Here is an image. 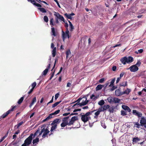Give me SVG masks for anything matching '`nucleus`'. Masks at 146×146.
<instances>
[{
    "label": "nucleus",
    "mask_w": 146,
    "mask_h": 146,
    "mask_svg": "<svg viewBox=\"0 0 146 146\" xmlns=\"http://www.w3.org/2000/svg\"><path fill=\"white\" fill-rule=\"evenodd\" d=\"M104 87V85L102 84L98 85L96 88V90L98 91L101 89L103 87Z\"/></svg>",
    "instance_id": "f3484780"
},
{
    "label": "nucleus",
    "mask_w": 146,
    "mask_h": 146,
    "mask_svg": "<svg viewBox=\"0 0 146 146\" xmlns=\"http://www.w3.org/2000/svg\"><path fill=\"white\" fill-rule=\"evenodd\" d=\"M17 107V106H12L11 107L12 108L10 109L9 110H8V111H9V113H10L11 111H13Z\"/></svg>",
    "instance_id": "58836bf2"
},
{
    "label": "nucleus",
    "mask_w": 146,
    "mask_h": 146,
    "mask_svg": "<svg viewBox=\"0 0 146 146\" xmlns=\"http://www.w3.org/2000/svg\"><path fill=\"white\" fill-rule=\"evenodd\" d=\"M141 126V124H139L138 122H135L134 125V127H136L137 128H139Z\"/></svg>",
    "instance_id": "bb28decb"
},
{
    "label": "nucleus",
    "mask_w": 146,
    "mask_h": 146,
    "mask_svg": "<svg viewBox=\"0 0 146 146\" xmlns=\"http://www.w3.org/2000/svg\"><path fill=\"white\" fill-rule=\"evenodd\" d=\"M55 15L57 17V18L60 19L61 21H63L65 23V21L63 17L60 15L58 13H57Z\"/></svg>",
    "instance_id": "1a4fd4ad"
},
{
    "label": "nucleus",
    "mask_w": 146,
    "mask_h": 146,
    "mask_svg": "<svg viewBox=\"0 0 146 146\" xmlns=\"http://www.w3.org/2000/svg\"><path fill=\"white\" fill-rule=\"evenodd\" d=\"M98 111H99L100 112L101 111H104V110L103 109V108L102 106H101L100 108L98 110Z\"/></svg>",
    "instance_id": "680f3d73"
},
{
    "label": "nucleus",
    "mask_w": 146,
    "mask_h": 146,
    "mask_svg": "<svg viewBox=\"0 0 146 146\" xmlns=\"http://www.w3.org/2000/svg\"><path fill=\"white\" fill-rule=\"evenodd\" d=\"M112 88L110 89L111 91H113V90H114L116 89L117 88V87L115 86H114L113 85V86H112Z\"/></svg>",
    "instance_id": "5fc2aeb1"
},
{
    "label": "nucleus",
    "mask_w": 146,
    "mask_h": 146,
    "mask_svg": "<svg viewBox=\"0 0 146 146\" xmlns=\"http://www.w3.org/2000/svg\"><path fill=\"white\" fill-rule=\"evenodd\" d=\"M82 98H84L85 100L84 101L83 100L82 102L80 104H81V106H84L86 105L89 102V100H87V98L85 96L83 97Z\"/></svg>",
    "instance_id": "f8f14e48"
},
{
    "label": "nucleus",
    "mask_w": 146,
    "mask_h": 146,
    "mask_svg": "<svg viewBox=\"0 0 146 146\" xmlns=\"http://www.w3.org/2000/svg\"><path fill=\"white\" fill-rule=\"evenodd\" d=\"M95 111V110H94V111ZM94 111H89L86 113L85 114L81 115V119L82 121L84 123L87 122L89 119H90V115H91Z\"/></svg>",
    "instance_id": "7ed1b4c3"
},
{
    "label": "nucleus",
    "mask_w": 146,
    "mask_h": 146,
    "mask_svg": "<svg viewBox=\"0 0 146 146\" xmlns=\"http://www.w3.org/2000/svg\"><path fill=\"white\" fill-rule=\"evenodd\" d=\"M52 56L53 57H54L55 56L56 53V48L54 47L52 50Z\"/></svg>",
    "instance_id": "412c9836"
},
{
    "label": "nucleus",
    "mask_w": 146,
    "mask_h": 146,
    "mask_svg": "<svg viewBox=\"0 0 146 146\" xmlns=\"http://www.w3.org/2000/svg\"><path fill=\"white\" fill-rule=\"evenodd\" d=\"M81 110V109H75L74 111H73V112H75L76 111H80Z\"/></svg>",
    "instance_id": "774afa93"
},
{
    "label": "nucleus",
    "mask_w": 146,
    "mask_h": 146,
    "mask_svg": "<svg viewBox=\"0 0 146 146\" xmlns=\"http://www.w3.org/2000/svg\"><path fill=\"white\" fill-rule=\"evenodd\" d=\"M68 125L69 124L66 123V122H62L60 126L61 127H64L67 125Z\"/></svg>",
    "instance_id": "ea45409f"
},
{
    "label": "nucleus",
    "mask_w": 146,
    "mask_h": 146,
    "mask_svg": "<svg viewBox=\"0 0 146 146\" xmlns=\"http://www.w3.org/2000/svg\"><path fill=\"white\" fill-rule=\"evenodd\" d=\"M66 58H67L68 55L69 54H71V52H70V51L69 49L67 51H66Z\"/></svg>",
    "instance_id": "473e14b6"
},
{
    "label": "nucleus",
    "mask_w": 146,
    "mask_h": 146,
    "mask_svg": "<svg viewBox=\"0 0 146 146\" xmlns=\"http://www.w3.org/2000/svg\"><path fill=\"white\" fill-rule=\"evenodd\" d=\"M105 103V102L103 100H102L100 101H99L98 102V104L101 106H102Z\"/></svg>",
    "instance_id": "4c0bfd02"
},
{
    "label": "nucleus",
    "mask_w": 146,
    "mask_h": 146,
    "mask_svg": "<svg viewBox=\"0 0 146 146\" xmlns=\"http://www.w3.org/2000/svg\"><path fill=\"white\" fill-rule=\"evenodd\" d=\"M57 60V59H56L55 60V62H54V65L53 67V68H52V70H51V71H53V70L54 68H55V65H56V61Z\"/></svg>",
    "instance_id": "052dcab7"
},
{
    "label": "nucleus",
    "mask_w": 146,
    "mask_h": 146,
    "mask_svg": "<svg viewBox=\"0 0 146 146\" xmlns=\"http://www.w3.org/2000/svg\"><path fill=\"white\" fill-rule=\"evenodd\" d=\"M60 112V110H58L56 111H55L54 113H52L49 114L48 117H47L45 119H44L42 120V122H45L46 121L48 120H49L50 119L52 118L53 117L52 115H56L58 113Z\"/></svg>",
    "instance_id": "423d86ee"
},
{
    "label": "nucleus",
    "mask_w": 146,
    "mask_h": 146,
    "mask_svg": "<svg viewBox=\"0 0 146 146\" xmlns=\"http://www.w3.org/2000/svg\"><path fill=\"white\" fill-rule=\"evenodd\" d=\"M9 111H7L6 113H4L1 116V117L2 118H5L9 114Z\"/></svg>",
    "instance_id": "6ab92c4d"
},
{
    "label": "nucleus",
    "mask_w": 146,
    "mask_h": 146,
    "mask_svg": "<svg viewBox=\"0 0 146 146\" xmlns=\"http://www.w3.org/2000/svg\"><path fill=\"white\" fill-rule=\"evenodd\" d=\"M48 71L47 69H46L42 73V74L45 76L47 74Z\"/></svg>",
    "instance_id": "79ce46f5"
},
{
    "label": "nucleus",
    "mask_w": 146,
    "mask_h": 146,
    "mask_svg": "<svg viewBox=\"0 0 146 146\" xmlns=\"http://www.w3.org/2000/svg\"><path fill=\"white\" fill-rule=\"evenodd\" d=\"M36 85V84L35 82H34L31 85V86L32 87V88L34 89Z\"/></svg>",
    "instance_id": "603ef678"
},
{
    "label": "nucleus",
    "mask_w": 146,
    "mask_h": 146,
    "mask_svg": "<svg viewBox=\"0 0 146 146\" xmlns=\"http://www.w3.org/2000/svg\"><path fill=\"white\" fill-rule=\"evenodd\" d=\"M34 89L32 88V89H31V90H30V91L28 92V94H31V93H32V92H33Z\"/></svg>",
    "instance_id": "69168bd1"
},
{
    "label": "nucleus",
    "mask_w": 146,
    "mask_h": 146,
    "mask_svg": "<svg viewBox=\"0 0 146 146\" xmlns=\"http://www.w3.org/2000/svg\"><path fill=\"white\" fill-rule=\"evenodd\" d=\"M140 140V139L138 137H133L132 140L133 143V142L136 143L137 141H139Z\"/></svg>",
    "instance_id": "a878e982"
},
{
    "label": "nucleus",
    "mask_w": 146,
    "mask_h": 146,
    "mask_svg": "<svg viewBox=\"0 0 146 146\" xmlns=\"http://www.w3.org/2000/svg\"><path fill=\"white\" fill-rule=\"evenodd\" d=\"M74 122L75 121H74L72 119H71L68 122L69 125H73Z\"/></svg>",
    "instance_id": "a18cd8bd"
},
{
    "label": "nucleus",
    "mask_w": 146,
    "mask_h": 146,
    "mask_svg": "<svg viewBox=\"0 0 146 146\" xmlns=\"http://www.w3.org/2000/svg\"><path fill=\"white\" fill-rule=\"evenodd\" d=\"M61 101H58L57 102L52 105V108H54L57 106L58 104H59L61 102Z\"/></svg>",
    "instance_id": "72a5a7b5"
},
{
    "label": "nucleus",
    "mask_w": 146,
    "mask_h": 146,
    "mask_svg": "<svg viewBox=\"0 0 146 146\" xmlns=\"http://www.w3.org/2000/svg\"><path fill=\"white\" fill-rule=\"evenodd\" d=\"M64 15L67 19L71 20L72 19V16L75 15V14L73 13L69 14H68L67 13H66Z\"/></svg>",
    "instance_id": "9b49d317"
},
{
    "label": "nucleus",
    "mask_w": 146,
    "mask_h": 146,
    "mask_svg": "<svg viewBox=\"0 0 146 146\" xmlns=\"http://www.w3.org/2000/svg\"><path fill=\"white\" fill-rule=\"evenodd\" d=\"M24 100V97H21L18 100L17 102V103L19 104H21L23 102V100Z\"/></svg>",
    "instance_id": "e433bc0d"
},
{
    "label": "nucleus",
    "mask_w": 146,
    "mask_h": 146,
    "mask_svg": "<svg viewBox=\"0 0 146 146\" xmlns=\"http://www.w3.org/2000/svg\"><path fill=\"white\" fill-rule=\"evenodd\" d=\"M62 36L64 39L66 38L67 37L69 38L70 37V36H69V33L66 34V33L63 31H62Z\"/></svg>",
    "instance_id": "ddd939ff"
},
{
    "label": "nucleus",
    "mask_w": 146,
    "mask_h": 146,
    "mask_svg": "<svg viewBox=\"0 0 146 146\" xmlns=\"http://www.w3.org/2000/svg\"><path fill=\"white\" fill-rule=\"evenodd\" d=\"M100 113V111L98 110L95 113V115L96 116H94V118H97L98 117V116L99 115Z\"/></svg>",
    "instance_id": "a19ab883"
},
{
    "label": "nucleus",
    "mask_w": 146,
    "mask_h": 146,
    "mask_svg": "<svg viewBox=\"0 0 146 146\" xmlns=\"http://www.w3.org/2000/svg\"><path fill=\"white\" fill-rule=\"evenodd\" d=\"M44 20L45 22H48V19L46 16H45L44 17Z\"/></svg>",
    "instance_id": "49530a36"
},
{
    "label": "nucleus",
    "mask_w": 146,
    "mask_h": 146,
    "mask_svg": "<svg viewBox=\"0 0 146 146\" xmlns=\"http://www.w3.org/2000/svg\"><path fill=\"white\" fill-rule=\"evenodd\" d=\"M116 67L115 66H113L112 68V70L114 71H115L116 70Z\"/></svg>",
    "instance_id": "0e129e2a"
},
{
    "label": "nucleus",
    "mask_w": 146,
    "mask_h": 146,
    "mask_svg": "<svg viewBox=\"0 0 146 146\" xmlns=\"http://www.w3.org/2000/svg\"><path fill=\"white\" fill-rule=\"evenodd\" d=\"M70 26V31H72L73 29H74V28L73 26V25H69Z\"/></svg>",
    "instance_id": "09e8293b"
},
{
    "label": "nucleus",
    "mask_w": 146,
    "mask_h": 146,
    "mask_svg": "<svg viewBox=\"0 0 146 146\" xmlns=\"http://www.w3.org/2000/svg\"><path fill=\"white\" fill-rule=\"evenodd\" d=\"M102 107L104 111L108 109L110 107V106L109 105H105L102 106Z\"/></svg>",
    "instance_id": "aec40b11"
},
{
    "label": "nucleus",
    "mask_w": 146,
    "mask_h": 146,
    "mask_svg": "<svg viewBox=\"0 0 146 146\" xmlns=\"http://www.w3.org/2000/svg\"><path fill=\"white\" fill-rule=\"evenodd\" d=\"M81 103L78 102L76 104H74L73 107H76V106L79 105L80 106H81Z\"/></svg>",
    "instance_id": "13d9d810"
},
{
    "label": "nucleus",
    "mask_w": 146,
    "mask_h": 146,
    "mask_svg": "<svg viewBox=\"0 0 146 146\" xmlns=\"http://www.w3.org/2000/svg\"><path fill=\"white\" fill-rule=\"evenodd\" d=\"M71 119L73 120L74 121H76L78 120V118L77 116H74L72 117Z\"/></svg>",
    "instance_id": "c03bdc74"
},
{
    "label": "nucleus",
    "mask_w": 146,
    "mask_h": 146,
    "mask_svg": "<svg viewBox=\"0 0 146 146\" xmlns=\"http://www.w3.org/2000/svg\"><path fill=\"white\" fill-rule=\"evenodd\" d=\"M33 134L31 133L29 136L27 137L24 141V143L21 146H27L30 144L33 138Z\"/></svg>",
    "instance_id": "39448f33"
},
{
    "label": "nucleus",
    "mask_w": 146,
    "mask_h": 146,
    "mask_svg": "<svg viewBox=\"0 0 146 146\" xmlns=\"http://www.w3.org/2000/svg\"><path fill=\"white\" fill-rule=\"evenodd\" d=\"M133 58L131 56H129L128 57L125 56L122 58L120 59L121 62L124 65L126 63H130L133 62Z\"/></svg>",
    "instance_id": "20e7f679"
},
{
    "label": "nucleus",
    "mask_w": 146,
    "mask_h": 146,
    "mask_svg": "<svg viewBox=\"0 0 146 146\" xmlns=\"http://www.w3.org/2000/svg\"><path fill=\"white\" fill-rule=\"evenodd\" d=\"M36 97H34L31 103L29 106L30 107H31L33 105L34 103L36 102Z\"/></svg>",
    "instance_id": "5701e85b"
},
{
    "label": "nucleus",
    "mask_w": 146,
    "mask_h": 146,
    "mask_svg": "<svg viewBox=\"0 0 146 146\" xmlns=\"http://www.w3.org/2000/svg\"><path fill=\"white\" fill-rule=\"evenodd\" d=\"M55 72V70H54V71L53 72L51 73V75L50 78V79H49V80H51L52 79V77H53V76H54V74Z\"/></svg>",
    "instance_id": "3c124183"
},
{
    "label": "nucleus",
    "mask_w": 146,
    "mask_h": 146,
    "mask_svg": "<svg viewBox=\"0 0 146 146\" xmlns=\"http://www.w3.org/2000/svg\"><path fill=\"white\" fill-rule=\"evenodd\" d=\"M54 1H55L56 3H57L58 6V7L60 8V5L58 2V0H54Z\"/></svg>",
    "instance_id": "e2e57ef3"
},
{
    "label": "nucleus",
    "mask_w": 146,
    "mask_h": 146,
    "mask_svg": "<svg viewBox=\"0 0 146 146\" xmlns=\"http://www.w3.org/2000/svg\"><path fill=\"white\" fill-rule=\"evenodd\" d=\"M122 108L125 110H127L128 112H131V110L129 107L127 106L123 105L122 106Z\"/></svg>",
    "instance_id": "4468645a"
},
{
    "label": "nucleus",
    "mask_w": 146,
    "mask_h": 146,
    "mask_svg": "<svg viewBox=\"0 0 146 146\" xmlns=\"http://www.w3.org/2000/svg\"><path fill=\"white\" fill-rule=\"evenodd\" d=\"M121 114L122 116H125L127 115L125 111L124 110H121Z\"/></svg>",
    "instance_id": "de8ad7c7"
},
{
    "label": "nucleus",
    "mask_w": 146,
    "mask_h": 146,
    "mask_svg": "<svg viewBox=\"0 0 146 146\" xmlns=\"http://www.w3.org/2000/svg\"><path fill=\"white\" fill-rule=\"evenodd\" d=\"M23 123V121L19 123H18L17 125H15L14 127V128L15 129H18L19 127L22 125Z\"/></svg>",
    "instance_id": "4be33fe9"
},
{
    "label": "nucleus",
    "mask_w": 146,
    "mask_h": 146,
    "mask_svg": "<svg viewBox=\"0 0 146 146\" xmlns=\"http://www.w3.org/2000/svg\"><path fill=\"white\" fill-rule=\"evenodd\" d=\"M43 131L42 129H41V130L40 131L39 130H37L33 134V137H35L36 136L37 134L39 133V135L38 136V137H39L41 135L42 133H43Z\"/></svg>",
    "instance_id": "9d476101"
},
{
    "label": "nucleus",
    "mask_w": 146,
    "mask_h": 146,
    "mask_svg": "<svg viewBox=\"0 0 146 146\" xmlns=\"http://www.w3.org/2000/svg\"><path fill=\"white\" fill-rule=\"evenodd\" d=\"M115 78L113 79L110 82V84L109 85V87H111L114 85V83L115 82Z\"/></svg>",
    "instance_id": "c756f323"
},
{
    "label": "nucleus",
    "mask_w": 146,
    "mask_h": 146,
    "mask_svg": "<svg viewBox=\"0 0 146 146\" xmlns=\"http://www.w3.org/2000/svg\"><path fill=\"white\" fill-rule=\"evenodd\" d=\"M115 109V107L114 106H112L108 108V111L110 113H113L114 110Z\"/></svg>",
    "instance_id": "393cba45"
},
{
    "label": "nucleus",
    "mask_w": 146,
    "mask_h": 146,
    "mask_svg": "<svg viewBox=\"0 0 146 146\" xmlns=\"http://www.w3.org/2000/svg\"><path fill=\"white\" fill-rule=\"evenodd\" d=\"M104 80H105L104 78H103L101 79H100L99 80V82L100 83H102L104 82Z\"/></svg>",
    "instance_id": "864d4df0"
},
{
    "label": "nucleus",
    "mask_w": 146,
    "mask_h": 146,
    "mask_svg": "<svg viewBox=\"0 0 146 146\" xmlns=\"http://www.w3.org/2000/svg\"><path fill=\"white\" fill-rule=\"evenodd\" d=\"M39 141V138L38 137L36 138L35 139H34L33 140V146H35L36 145V144H35V143L38 142Z\"/></svg>",
    "instance_id": "b1692460"
},
{
    "label": "nucleus",
    "mask_w": 146,
    "mask_h": 146,
    "mask_svg": "<svg viewBox=\"0 0 146 146\" xmlns=\"http://www.w3.org/2000/svg\"><path fill=\"white\" fill-rule=\"evenodd\" d=\"M133 115L137 116L139 118L141 117L140 123L141 124V126H144L145 128H146V117L142 116V113L140 112L137 111L136 110H133Z\"/></svg>",
    "instance_id": "f257e3e1"
},
{
    "label": "nucleus",
    "mask_w": 146,
    "mask_h": 146,
    "mask_svg": "<svg viewBox=\"0 0 146 146\" xmlns=\"http://www.w3.org/2000/svg\"><path fill=\"white\" fill-rule=\"evenodd\" d=\"M130 91L129 89L128 88L126 90H125L124 91L122 92L123 93V94H129V92H130Z\"/></svg>",
    "instance_id": "c9c22d12"
},
{
    "label": "nucleus",
    "mask_w": 146,
    "mask_h": 146,
    "mask_svg": "<svg viewBox=\"0 0 146 146\" xmlns=\"http://www.w3.org/2000/svg\"><path fill=\"white\" fill-rule=\"evenodd\" d=\"M138 52H137L136 51L135 52V53H142L143 51V49H140L138 50Z\"/></svg>",
    "instance_id": "4d7b16f0"
},
{
    "label": "nucleus",
    "mask_w": 146,
    "mask_h": 146,
    "mask_svg": "<svg viewBox=\"0 0 146 146\" xmlns=\"http://www.w3.org/2000/svg\"><path fill=\"white\" fill-rule=\"evenodd\" d=\"M31 2L34 5L38 7H42L41 5L39 3H36V1L34 0H31Z\"/></svg>",
    "instance_id": "dca6fc26"
},
{
    "label": "nucleus",
    "mask_w": 146,
    "mask_h": 146,
    "mask_svg": "<svg viewBox=\"0 0 146 146\" xmlns=\"http://www.w3.org/2000/svg\"><path fill=\"white\" fill-rule=\"evenodd\" d=\"M43 130V134L42 135V137L43 138H44L46 137H47V135L48 134H49V133L50 132V131L48 130L47 128H45L44 127L42 129Z\"/></svg>",
    "instance_id": "6e6552de"
},
{
    "label": "nucleus",
    "mask_w": 146,
    "mask_h": 146,
    "mask_svg": "<svg viewBox=\"0 0 146 146\" xmlns=\"http://www.w3.org/2000/svg\"><path fill=\"white\" fill-rule=\"evenodd\" d=\"M61 121V120L60 119H54L52 121L51 123L52 125L50 130V133L49 134V135L50 136L53 134V132L54 130H55V129L57 128V124H59Z\"/></svg>",
    "instance_id": "f03ea898"
},
{
    "label": "nucleus",
    "mask_w": 146,
    "mask_h": 146,
    "mask_svg": "<svg viewBox=\"0 0 146 146\" xmlns=\"http://www.w3.org/2000/svg\"><path fill=\"white\" fill-rule=\"evenodd\" d=\"M54 19L53 18H51L50 21V25H51L52 27V26L55 25V24L53 23Z\"/></svg>",
    "instance_id": "f704fd0d"
},
{
    "label": "nucleus",
    "mask_w": 146,
    "mask_h": 146,
    "mask_svg": "<svg viewBox=\"0 0 146 146\" xmlns=\"http://www.w3.org/2000/svg\"><path fill=\"white\" fill-rule=\"evenodd\" d=\"M124 73L123 72H122L120 74V77L119 78H121L124 75Z\"/></svg>",
    "instance_id": "338daca9"
},
{
    "label": "nucleus",
    "mask_w": 146,
    "mask_h": 146,
    "mask_svg": "<svg viewBox=\"0 0 146 146\" xmlns=\"http://www.w3.org/2000/svg\"><path fill=\"white\" fill-rule=\"evenodd\" d=\"M115 95L117 96H121L123 94V92H121L119 90H116L115 91Z\"/></svg>",
    "instance_id": "2eb2a0df"
},
{
    "label": "nucleus",
    "mask_w": 146,
    "mask_h": 146,
    "mask_svg": "<svg viewBox=\"0 0 146 146\" xmlns=\"http://www.w3.org/2000/svg\"><path fill=\"white\" fill-rule=\"evenodd\" d=\"M69 117V116H67L66 117H64L62 118V121L63 122H66V123H68V119Z\"/></svg>",
    "instance_id": "a211bd4d"
},
{
    "label": "nucleus",
    "mask_w": 146,
    "mask_h": 146,
    "mask_svg": "<svg viewBox=\"0 0 146 146\" xmlns=\"http://www.w3.org/2000/svg\"><path fill=\"white\" fill-rule=\"evenodd\" d=\"M38 9L42 13H46V9L44 8H38Z\"/></svg>",
    "instance_id": "7c9ffc66"
},
{
    "label": "nucleus",
    "mask_w": 146,
    "mask_h": 146,
    "mask_svg": "<svg viewBox=\"0 0 146 146\" xmlns=\"http://www.w3.org/2000/svg\"><path fill=\"white\" fill-rule=\"evenodd\" d=\"M127 69H130L131 72H135L137 71L138 70L139 68L136 66V65H133L131 66L129 68H127Z\"/></svg>",
    "instance_id": "0eeeda50"
},
{
    "label": "nucleus",
    "mask_w": 146,
    "mask_h": 146,
    "mask_svg": "<svg viewBox=\"0 0 146 146\" xmlns=\"http://www.w3.org/2000/svg\"><path fill=\"white\" fill-rule=\"evenodd\" d=\"M101 124L102 126L103 127L104 129L106 127V126L105 125L104 122L103 121L101 122Z\"/></svg>",
    "instance_id": "37998d69"
},
{
    "label": "nucleus",
    "mask_w": 146,
    "mask_h": 146,
    "mask_svg": "<svg viewBox=\"0 0 146 146\" xmlns=\"http://www.w3.org/2000/svg\"><path fill=\"white\" fill-rule=\"evenodd\" d=\"M141 64V62L140 61H138L137 62L136 64L135 65H136V66L137 65L138 66H140Z\"/></svg>",
    "instance_id": "bf43d9fd"
},
{
    "label": "nucleus",
    "mask_w": 146,
    "mask_h": 146,
    "mask_svg": "<svg viewBox=\"0 0 146 146\" xmlns=\"http://www.w3.org/2000/svg\"><path fill=\"white\" fill-rule=\"evenodd\" d=\"M60 94L59 93H57L55 95V99L56 100L59 96Z\"/></svg>",
    "instance_id": "6e6d98bb"
},
{
    "label": "nucleus",
    "mask_w": 146,
    "mask_h": 146,
    "mask_svg": "<svg viewBox=\"0 0 146 146\" xmlns=\"http://www.w3.org/2000/svg\"><path fill=\"white\" fill-rule=\"evenodd\" d=\"M113 100L115 103H119L120 101V100L117 98H114Z\"/></svg>",
    "instance_id": "c85d7f7f"
},
{
    "label": "nucleus",
    "mask_w": 146,
    "mask_h": 146,
    "mask_svg": "<svg viewBox=\"0 0 146 146\" xmlns=\"http://www.w3.org/2000/svg\"><path fill=\"white\" fill-rule=\"evenodd\" d=\"M127 81H124L123 82H122L120 84V86L125 87V86H127Z\"/></svg>",
    "instance_id": "cd10ccee"
},
{
    "label": "nucleus",
    "mask_w": 146,
    "mask_h": 146,
    "mask_svg": "<svg viewBox=\"0 0 146 146\" xmlns=\"http://www.w3.org/2000/svg\"><path fill=\"white\" fill-rule=\"evenodd\" d=\"M51 32L52 33V35L54 36H56V34L55 33V29L53 27H52L51 28Z\"/></svg>",
    "instance_id": "2f4dec72"
},
{
    "label": "nucleus",
    "mask_w": 146,
    "mask_h": 146,
    "mask_svg": "<svg viewBox=\"0 0 146 146\" xmlns=\"http://www.w3.org/2000/svg\"><path fill=\"white\" fill-rule=\"evenodd\" d=\"M90 98L93 99V100H95L97 98L96 97H95V95L94 94H92L90 97Z\"/></svg>",
    "instance_id": "8fccbe9b"
}]
</instances>
